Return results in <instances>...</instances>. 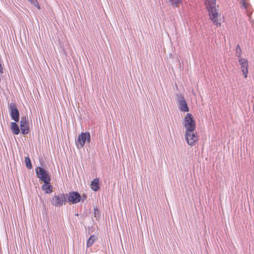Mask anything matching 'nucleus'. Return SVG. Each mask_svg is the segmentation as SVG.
<instances>
[{
	"label": "nucleus",
	"instance_id": "nucleus-1",
	"mask_svg": "<svg viewBox=\"0 0 254 254\" xmlns=\"http://www.w3.org/2000/svg\"><path fill=\"white\" fill-rule=\"evenodd\" d=\"M205 4L208 11L209 18L213 24L217 27L220 26L221 24L218 22V18L220 15L216 7V0H205Z\"/></svg>",
	"mask_w": 254,
	"mask_h": 254
},
{
	"label": "nucleus",
	"instance_id": "nucleus-2",
	"mask_svg": "<svg viewBox=\"0 0 254 254\" xmlns=\"http://www.w3.org/2000/svg\"><path fill=\"white\" fill-rule=\"evenodd\" d=\"M184 126L186 129V131H191L195 130V122L191 114L188 113L186 115L184 121Z\"/></svg>",
	"mask_w": 254,
	"mask_h": 254
},
{
	"label": "nucleus",
	"instance_id": "nucleus-3",
	"mask_svg": "<svg viewBox=\"0 0 254 254\" xmlns=\"http://www.w3.org/2000/svg\"><path fill=\"white\" fill-rule=\"evenodd\" d=\"M35 171L38 178L44 183H47L48 180H51V177L48 172L41 167H37Z\"/></svg>",
	"mask_w": 254,
	"mask_h": 254
},
{
	"label": "nucleus",
	"instance_id": "nucleus-4",
	"mask_svg": "<svg viewBox=\"0 0 254 254\" xmlns=\"http://www.w3.org/2000/svg\"><path fill=\"white\" fill-rule=\"evenodd\" d=\"M90 140L91 136L89 132H81L78 135L76 144L80 148H82L84 146L86 141L87 142H90Z\"/></svg>",
	"mask_w": 254,
	"mask_h": 254
},
{
	"label": "nucleus",
	"instance_id": "nucleus-5",
	"mask_svg": "<svg viewBox=\"0 0 254 254\" xmlns=\"http://www.w3.org/2000/svg\"><path fill=\"white\" fill-rule=\"evenodd\" d=\"M185 138L187 143L190 146H193L195 145L196 142L198 140L197 136L194 130L191 131H186Z\"/></svg>",
	"mask_w": 254,
	"mask_h": 254
},
{
	"label": "nucleus",
	"instance_id": "nucleus-6",
	"mask_svg": "<svg viewBox=\"0 0 254 254\" xmlns=\"http://www.w3.org/2000/svg\"><path fill=\"white\" fill-rule=\"evenodd\" d=\"M66 198L68 202L75 204L81 200V196L77 191H72L66 194Z\"/></svg>",
	"mask_w": 254,
	"mask_h": 254
},
{
	"label": "nucleus",
	"instance_id": "nucleus-7",
	"mask_svg": "<svg viewBox=\"0 0 254 254\" xmlns=\"http://www.w3.org/2000/svg\"><path fill=\"white\" fill-rule=\"evenodd\" d=\"M8 108L11 119L15 122H18L19 119V112L15 104L13 103H10L8 105Z\"/></svg>",
	"mask_w": 254,
	"mask_h": 254
},
{
	"label": "nucleus",
	"instance_id": "nucleus-8",
	"mask_svg": "<svg viewBox=\"0 0 254 254\" xmlns=\"http://www.w3.org/2000/svg\"><path fill=\"white\" fill-rule=\"evenodd\" d=\"M65 196L64 193H60L58 195H55L52 200L51 203L56 207H60L63 204L64 201H65Z\"/></svg>",
	"mask_w": 254,
	"mask_h": 254
},
{
	"label": "nucleus",
	"instance_id": "nucleus-9",
	"mask_svg": "<svg viewBox=\"0 0 254 254\" xmlns=\"http://www.w3.org/2000/svg\"><path fill=\"white\" fill-rule=\"evenodd\" d=\"M238 62L241 65L242 72L245 78H247L248 73L249 63L248 61L244 58H240Z\"/></svg>",
	"mask_w": 254,
	"mask_h": 254
},
{
	"label": "nucleus",
	"instance_id": "nucleus-10",
	"mask_svg": "<svg viewBox=\"0 0 254 254\" xmlns=\"http://www.w3.org/2000/svg\"><path fill=\"white\" fill-rule=\"evenodd\" d=\"M20 124L21 133L23 134H28L29 131V129L28 123L27 122V119L25 117H22Z\"/></svg>",
	"mask_w": 254,
	"mask_h": 254
},
{
	"label": "nucleus",
	"instance_id": "nucleus-11",
	"mask_svg": "<svg viewBox=\"0 0 254 254\" xmlns=\"http://www.w3.org/2000/svg\"><path fill=\"white\" fill-rule=\"evenodd\" d=\"M51 180H48L47 183H44L42 186V189L45 191L46 193H51L53 191V187L50 183Z\"/></svg>",
	"mask_w": 254,
	"mask_h": 254
},
{
	"label": "nucleus",
	"instance_id": "nucleus-12",
	"mask_svg": "<svg viewBox=\"0 0 254 254\" xmlns=\"http://www.w3.org/2000/svg\"><path fill=\"white\" fill-rule=\"evenodd\" d=\"M91 188L94 191H97L100 189V185L99 183V179L95 178L91 182Z\"/></svg>",
	"mask_w": 254,
	"mask_h": 254
},
{
	"label": "nucleus",
	"instance_id": "nucleus-13",
	"mask_svg": "<svg viewBox=\"0 0 254 254\" xmlns=\"http://www.w3.org/2000/svg\"><path fill=\"white\" fill-rule=\"evenodd\" d=\"M11 129L12 133L15 135L18 134L20 131L19 127L15 122L11 123Z\"/></svg>",
	"mask_w": 254,
	"mask_h": 254
},
{
	"label": "nucleus",
	"instance_id": "nucleus-14",
	"mask_svg": "<svg viewBox=\"0 0 254 254\" xmlns=\"http://www.w3.org/2000/svg\"><path fill=\"white\" fill-rule=\"evenodd\" d=\"M179 109L180 111L183 112H188L189 110V107L186 101L178 103Z\"/></svg>",
	"mask_w": 254,
	"mask_h": 254
},
{
	"label": "nucleus",
	"instance_id": "nucleus-15",
	"mask_svg": "<svg viewBox=\"0 0 254 254\" xmlns=\"http://www.w3.org/2000/svg\"><path fill=\"white\" fill-rule=\"evenodd\" d=\"M247 0H241L240 3L241 4V7L246 9V12L248 15L249 14V6L250 4L246 2Z\"/></svg>",
	"mask_w": 254,
	"mask_h": 254
},
{
	"label": "nucleus",
	"instance_id": "nucleus-16",
	"mask_svg": "<svg viewBox=\"0 0 254 254\" xmlns=\"http://www.w3.org/2000/svg\"><path fill=\"white\" fill-rule=\"evenodd\" d=\"M170 4L175 7H179L182 3L183 0H169Z\"/></svg>",
	"mask_w": 254,
	"mask_h": 254
},
{
	"label": "nucleus",
	"instance_id": "nucleus-17",
	"mask_svg": "<svg viewBox=\"0 0 254 254\" xmlns=\"http://www.w3.org/2000/svg\"><path fill=\"white\" fill-rule=\"evenodd\" d=\"M94 235H92L88 239L86 242V247L87 248L90 247L94 243L95 239H94Z\"/></svg>",
	"mask_w": 254,
	"mask_h": 254
},
{
	"label": "nucleus",
	"instance_id": "nucleus-18",
	"mask_svg": "<svg viewBox=\"0 0 254 254\" xmlns=\"http://www.w3.org/2000/svg\"><path fill=\"white\" fill-rule=\"evenodd\" d=\"M25 162L26 166L28 169H31L32 168L31 160L29 157L27 156L25 158Z\"/></svg>",
	"mask_w": 254,
	"mask_h": 254
},
{
	"label": "nucleus",
	"instance_id": "nucleus-19",
	"mask_svg": "<svg viewBox=\"0 0 254 254\" xmlns=\"http://www.w3.org/2000/svg\"><path fill=\"white\" fill-rule=\"evenodd\" d=\"M236 55L238 57V59H239L240 58H242L241 57L242 51H241V49L239 45H237L236 46Z\"/></svg>",
	"mask_w": 254,
	"mask_h": 254
},
{
	"label": "nucleus",
	"instance_id": "nucleus-20",
	"mask_svg": "<svg viewBox=\"0 0 254 254\" xmlns=\"http://www.w3.org/2000/svg\"><path fill=\"white\" fill-rule=\"evenodd\" d=\"M177 96V100L178 103L183 102L185 101V99L184 97L180 93L177 94L176 95Z\"/></svg>",
	"mask_w": 254,
	"mask_h": 254
},
{
	"label": "nucleus",
	"instance_id": "nucleus-21",
	"mask_svg": "<svg viewBox=\"0 0 254 254\" xmlns=\"http://www.w3.org/2000/svg\"><path fill=\"white\" fill-rule=\"evenodd\" d=\"M34 6L37 7L38 9H40V7L37 0H28Z\"/></svg>",
	"mask_w": 254,
	"mask_h": 254
},
{
	"label": "nucleus",
	"instance_id": "nucleus-22",
	"mask_svg": "<svg viewBox=\"0 0 254 254\" xmlns=\"http://www.w3.org/2000/svg\"><path fill=\"white\" fill-rule=\"evenodd\" d=\"M94 214L95 217H96V215L97 214H98V210L97 207H94Z\"/></svg>",
	"mask_w": 254,
	"mask_h": 254
},
{
	"label": "nucleus",
	"instance_id": "nucleus-23",
	"mask_svg": "<svg viewBox=\"0 0 254 254\" xmlns=\"http://www.w3.org/2000/svg\"><path fill=\"white\" fill-rule=\"evenodd\" d=\"M87 198V196L85 195H83L81 196V200L82 201H83L85 199H86Z\"/></svg>",
	"mask_w": 254,
	"mask_h": 254
}]
</instances>
